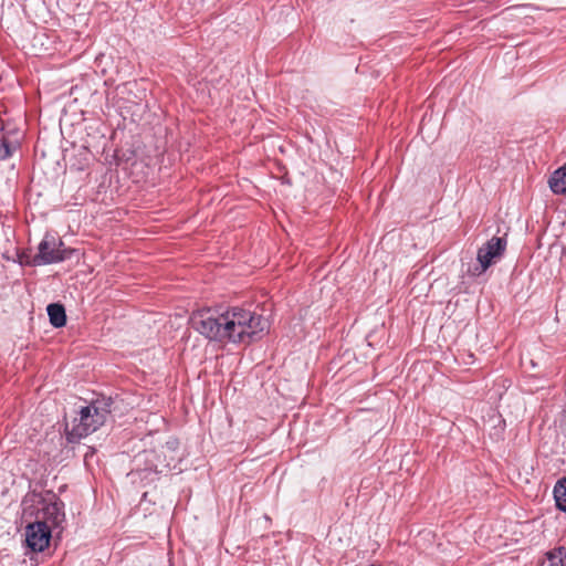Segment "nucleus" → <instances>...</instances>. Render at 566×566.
<instances>
[{
  "mask_svg": "<svg viewBox=\"0 0 566 566\" xmlns=\"http://www.w3.org/2000/svg\"><path fill=\"white\" fill-rule=\"evenodd\" d=\"M192 328L209 340L220 344H249L266 328L261 315L239 306L224 312L202 308L190 317Z\"/></svg>",
  "mask_w": 566,
  "mask_h": 566,
  "instance_id": "nucleus-1",
  "label": "nucleus"
},
{
  "mask_svg": "<svg viewBox=\"0 0 566 566\" xmlns=\"http://www.w3.org/2000/svg\"><path fill=\"white\" fill-rule=\"evenodd\" d=\"M23 517L34 518L50 528L59 527L65 518L64 504L52 492L45 494L29 493L22 502Z\"/></svg>",
  "mask_w": 566,
  "mask_h": 566,
  "instance_id": "nucleus-2",
  "label": "nucleus"
},
{
  "mask_svg": "<svg viewBox=\"0 0 566 566\" xmlns=\"http://www.w3.org/2000/svg\"><path fill=\"white\" fill-rule=\"evenodd\" d=\"M72 252V250L64 248L61 240L46 234L40 242L32 263L34 265L57 263L69 259Z\"/></svg>",
  "mask_w": 566,
  "mask_h": 566,
  "instance_id": "nucleus-3",
  "label": "nucleus"
},
{
  "mask_svg": "<svg viewBox=\"0 0 566 566\" xmlns=\"http://www.w3.org/2000/svg\"><path fill=\"white\" fill-rule=\"evenodd\" d=\"M506 249V240L500 237L491 238L478 250L479 265L472 271L473 275H480L495 263Z\"/></svg>",
  "mask_w": 566,
  "mask_h": 566,
  "instance_id": "nucleus-4",
  "label": "nucleus"
},
{
  "mask_svg": "<svg viewBox=\"0 0 566 566\" xmlns=\"http://www.w3.org/2000/svg\"><path fill=\"white\" fill-rule=\"evenodd\" d=\"M108 411L105 408H98L96 403L83 407L80 412V421L74 428L78 437H85L95 432L104 424Z\"/></svg>",
  "mask_w": 566,
  "mask_h": 566,
  "instance_id": "nucleus-5",
  "label": "nucleus"
},
{
  "mask_svg": "<svg viewBox=\"0 0 566 566\" xmlns=\"http://www.w3.org/2000/svg\"><path fill=\"white\" fill-rule=\"evenodd\" d=\"M51 539V528L49 525L34 522L29 523L25 528V542L27 545L34 552L44 551Z\"/></svg>",
  "mask_w": 566,
  "mask_h": 566,
  "instance_id": "nucleus-6",
  "label": "nucleus"
},
{
  "mask_svg": "<svg viewBox=\"0 0 566 566\" xmlns=\"http://www.w3.org/2000/svg\"><path fill=\"white\" fill-rule=\"evenodd\" d=\"M23 134L11 125H2L0 128V159L11 157L21 145Z\"/></svg>",
  "mask_w": 566,
  "mask_h": 566,
  "instance_id": "nucleus-7",
  "label": "nucleus"
},
{
  "mask_svg": "<svg viewBox=\"0 0 566 566\" xmlns=\"http://www.w3.org/2000/svg\"><path fill=\"white\" fill-rule=\"evenodd\" d=\"M539 566H566V546L555 547L548 551Z\"/></svg>",
  "mask_w": 566,
  "mask_h": 566,
  "instance_id": "nucleus-8",
  "label": "nucleus"
},
{
  "mask_svg": "<svg viewBox=\"0 0 566 566\" xmlns=\"http://www.w3.org/2000/svg\"><path fill=\"white\" fill-rule=\"evenodd\" d=\"M548 185L555 195H566V164L552 174Z\"/></svg>",
  "mask_w": 566,
  "mask_h": 566,
  "instance_id": "nucleus-9",
  "label": "nucleus"
},
{
  "mask_svg": "<svg viewBox=\"0 0 566 566\" xmlns=\"http://www.w3.org/2000/svg\"><path fill=\"white\" fill-rule=\"evenodd\" d=\"M48 315L50 318V323L59 328L65 325L66 323V314L63 305L57 303H52L46 308Z\"/></svg>",
  "mask_w": 566,
  "mask_h": 566,
  "instance_id": "nucleus-10",
  "label": "nucleus"
},
{
  "mask_svg": "<svg viewBox=\"0 0 566 566\" xmlns=\"http://www.w3.org/2000/svg\"><path fill=\"white\" fill-rule=\"evenodd\" d=\"M556 506L566 512V478L559 480L554 488Z\"/></svg>",
  "mask_w": 566,
  "mask_h": 566,
  "instance_id": "nucleus-11",
  "label": "nucleus"
}]
</instances>
